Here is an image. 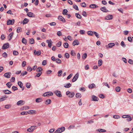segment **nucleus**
Returning <instances> with one entry per match:
<instances>
[{"mask_svg":"<svg viewBox=\"0 0 133 133\" xmlns=\"http://www.w3.org/2000/svg\"><path fill=\"white\" fill-rule=\"evenodd\" d=\"M65 130L64 127H62L58 128L55 132L54 133H61L64 131Z\"/></svg>","mask_w":133,"mask_h":133,"instance_id":"nucleus-1","label":"nucleus"},{"mask_svg":"<svg viewBox=\"0 0 133 133\" xmlns=\"http://www.w3.org/2000/svg\"><path fill=\"white\" fill-rule=\"evenodd\" d=\"M37 127L36 126H32L27 129V131L30 132H32Z\"/></svg>","mask_w":133,"mask_h":133,"instance_id":"nucleus-2","label":"nucleus"},{"mask_svg":"<svg viewBox=\"0 0 133 133\" xmlns=\"http://www.w3.org/2000/svg\"><path fill=\"white\" fill-rule=\"evenodd\" d=\"M54 93L57 96L59 97H62V95L61 92L58 90H56L55 91Z\"/></svg>","mask_w":133,"mask_h":133,"instance_id":"nucleus-3","label":"nucleus"},{"mask_svg":"<svg viewBox=\"0 0 133 133\" xmlns=\"http://www.w3.org/2000/svg\"><path fill=\"white\" fill-rule=\"evenodd\" d=\"M9 46V43H7L4 44L2 46V49L4 50L8 48Z\"/></svg>","mask_w":133,"mask_h":133,"instance_id":"nucleus-4","label":"nucleus"},{"mask_svg":"<svg viewBox=\"0 0 133 133\" xmlns=\"http://www.w3.org/2000/svg\"><path fill=\"white\" fill-rule=\"evenodd\" d=\"M15 20L14 19H12L11 20L9 19L7 23V24L8 25H13L14 23Z\"/></svg>","mask_w":133,"mask_h":133,"instance_id":"nucleus-5","label":"nucleus"},{"mask_svg":"<svg viewBox=\"0 0 133 133\" xmlns=\"http://www.w3.org/2000/svg\"><path fill=\"white\" fill-rule=\"evenodd\" d=\"M79 75L78 73L76 74L74 76V78L72 80V82H73L76 81Z\"/></svg>","mask_w":133,"mask_h":133,"instance_id":"nucleus-6","label":"nucleus"},{"mask_svg":"<svg viewBox=\"0 0 133 133\" xmlns=\"http://www.w3.org/2000/svg\"><path fill=\"white\" fill-rule=\"evenodd\" d=\"M53 93L48 92L45 93L43 95L44 96H52L53 95Z\"/></svg>","mask_w":133,"mask_h":133,"instance_id":"nucleus-7","label":"nucleus"},{"mask_svg":"<svg viewBox=\"0 0 133 133\" xmlns=\"http://www.w3.org/2000/svg\"><path fill=\"white\" fill-rule=\"evenodd\" d=\"M27 113L30 114H35L36 113V112L35 110H31L29 111L28 112H27Z\"/></svg>","mask_w":133,"mask_h":133,"instance_id":"nucleus-8","label":"nucleus"},{"mask_svg":"<svg viewBox=\"0 0 133 133\" xmlns=\"http://www.w3.org/2000/svg\"><path fill=\"white\" fill-rule=\"evenodd\" d=\"M113 18V16L112 15H109L105 17L106 20H110Z\"/></svg>","mask_w":133,"mask_h":133,"instance_id":"nucleus-9","label":"nucleus"},{"mask_svg":"<svg viewBox=\"0 0 133 133\" xmlns=\"http://www.w3.org/2000/svg\"><path fill=\"white\" fill-rule=\"evenodd\" d=\"M27 15L30 17H35V15L33 13L30 12L28 13L27 14Z\"/></svg>","mask_w":133,"mask_h":133,"instance_id":"nucleus-10","label":"nucleus"},{"mask_svg":"<svg viewBox=\"0 0 133 133\" xmlns=\"http://www.w3.org/2000/svg\"><path fill=\"white\" fill-rule=\"evenodd\" d=\"M11 74L10 72L6 73L4 74V76L7 78H10Z\"/></svg>","mask_w":133,"mask_h":133,"instance_id":"nucleus-11","label":"nucleus"},{"mask_svg":"<svg viewBox=\"0 0 133 133\" xmlns=\"http://www.w3.org/2000/svg\"><path fill=\"white\" fill-rule=\"evenodd\" d=\"M58 18V19L61 21H62L63 22H65V19L61 16H59Z\"/></svg>","mask_w":133,"mask_h":133,"instance_id":"nucleus-12","label":"nucleus"},{"mask_svg":"<svg viewBox=\"0 0 133 133\" xmlns=\"http://www.w3.org/2000/svg\"><path fill=\"white\" fill-rule=\"evenodd\" d=\"M79 44V42L77 39L75 40L72 43V44L74 46H75L76 45H78Z\"/></svg>","mask_w":133,"mask_h":133,"instance_id":"nucleus-13","label":"nucleus"},{"mask_svg":"<svg viewBox=\"0 0 133 133\" xmlns=\"http://www.w3.org/2000/svg\"><path fill=\"white\" fill-rule=\"evenodd\" d=\"M100 10L103 12H106L108 11L105 7L104 6L101 8Z\"/></svg>","mask_w":133,"mask_h":133,"instance_id":"nucleus-14","label":"nucleus"},{"mask_svg":"<svg viewBox=\"0 0 133 133\" xmlns=\"http://www.w3.org/2000/svg\"><path fill=\"white\" fill-rule=\"evenodd\" d=\"M46 42L48 43V46L50 48H51L52 42L51 40V39L47 40L46 41Z\"/></svg>","mask_w":133,"mask_h":133,"instance_id":"nucleus-15","label":"nucleus"},{"mask_svg":"<svg viewBox=\"0 0 133 133\" xmlns=\"http://www.w3.org/2000/svg\"><path fill=\"white\" fill-rule=\"evenodd\" d=\"M92 101H98V98L95 96H92Z\"/></svg>","mask_w":133,"mask_h":133,"instance_id":"nucleus-16","label":"nucleus"},{"mask_svg":"<svg viewBox=\"0 0 133 133\" xmlns=\"http://www.w3.org/2000/svg\"><path fill=\"white\" fill-rule=\"evenodd\" d=\"M34 52L35 55H37V56L41 54V51L40 50L37 51L36 50L34 51Z\"/></svg>","mask_w":133,"mask_h":133,"instance_id":"nucleus-17","label":"nucleus"},{"mask_svg":"<svg viewBox=\"0 0 133 133\" xmlns=\"http://www.w3.org/2000/svg\"><path fill=\"white\" fill-rule=\"evenodd\" d=\"M115 44L114 43H109L108 44V48H111L115 45Z\"/></svg>","mask_w":133,"mask_h":133,"instance_id":"nucleus-18","label":"nucleus"},{"mask_svg":"<svg viewBox=\"0 0 133 133\" xmlns=\"http://www.w3.org/2000/svg\"><path fill=\"white\" fill-rule=\"evenodd\" d=\"M3 92L5 94H9L11 93V92L8 90H5L3 91Z\"/></svg>","mask_w":133,"mask_h":133,"instance_id":"nucleus-19","label":"nucleus"},{"mask_svg":"<svg viewBox=\"0 0 133 133\" xmlns=\"http://www.w3.org/2000/svg\"><path fill=\"white\" fill-rule=\"evenodd\" d=\"M90 8H95L98 7V6L96 5L95 4H93L90 5L89 6Z\"/></svg>","mask_w":133,"mask_h":133,"instance_id":"nucleus-20","label":"nucleus"},{"mask_svg":"<svg viewBox=\"0 0 133 133\" xmlns=\"http://www.w3.org/2000/svg\"><path fill=\"white\" fill-rule=\"evenodd\" d=\"M23 102L24 101L23 100H20L17 102V104L18 105H23L24 104L23 103Z\"/></svg>","mask_w":133,"mask_h":133,"instance_id":"nucleus-21","label":"nucleus"},{"mask_svg":"<svg viewBox=\"0 0 133 133\" xmlns=\"http://www.w3.org/2000/svg\"><path fill=\"white\" fill-rule=\"evenodd\" d=\"M8 98V97L6 95H5L4 96H3L1 98H0V101H4L7 98Z\"/></svg>","mask_w":133,"mask_h":133,"instance_id":"nucleus-22","label":"nucleus"},{"mask_svg":"<svg viewBox=\"0 0 133 133\" xmlns=\"http://www.w3.org/2000/svg\"><path fill=\"white\" fill-rule=\"evenodd\" d=\"M127 117L128 118L126 119V121H130L132 120V118L129 115H126Z\"/></svg>","mask_w":133,"mask_h":133,"instance_id":"nucleus-23","label":"nucleus"},{"mask_svg":"<svg viewBox=\"0 0 133 133\" xmlns=\"http://www.w3.org/2000/svg\"><path fill=\"white\" fill-rule=\"evenodd\" d=\"M29 20L28 19L26 18H24L23 22V24L24 25L26 24L29 22Z\"/></svg>","mask_w":133,"mask_h":133,"instance_id":"nucleus-24","label":"nucleus"},{"mask_svg":"<svg viewBox=\"0 0 133 133\" xmlns=\"http://www.w3.org/2000/svg\"><path fill=\"white\" fill-rule=\"evenodd\" d=\"M13 34V32H11L8 35V38L9 39V40L10 41L11 39Z\"/></svg>","mask_w":133,"mask_h":133,"instance_id":"nucleus-25","label":"nucleus"},{"mask_svg":"<svg viewBox=\"0 0 133 133\" xmlns=\"http://www.w3.org/2000/svg\"><path fill=\"white\" fill-rule=\"evenodd\" d=\"M75 95L74 92H70V93L68 97L70 98H72Z\"/></svg>","mask_w":133,"mask_h":133,"instance_id":"nucleus-26","label":"nucleus"},{"mask_svg":"<svg viewBox=\"0 0 133 133\" xmlns=\"http://www.w3.org/2000/svg\"><path fill=\"white\" fill-rule=\"evenodd\" d=\"M42 101V99L41 98H37L36 99V102L37 103H39Z\"/></svg>","mask_w":133,"mask_h":133,"instance_id":"nucleus-27","label":"nucleus"},{"mask_svg":"<svg viewBox=\"0 0 133 133\" xmlns=\"http://www.w3.org/2000/svg\"><path fill=\"white\" fill-rule=\"evenodd\" d=\"M71 86V84L70 83H69L65 85H64V86L65 88H68L70 87Z\"/></svg>","mask_w":133,"mask_h":133,"instance_id":"nucleus-28","label":"nucleus"},{"mask_svg":"<svg viewBox=\"0 0 133 133\" xmlns=\"http://www.w3.org/2000/svg\"><path fill=\"white\" fill-rule=\"evenodd\" d=\"M51 101L50 99H48L45 101V103L46 104H48L50 103Z\"/></svg>","mask_w":133,"mask_h":133,"instance_id":"nucleus-29","label":"nucleus"},{"mask_svg":"<svg viewBox=\"0 0 133 133\" xmlns=\"http://www.w3.org/2000/svg\"><path fill=\"white\" fill-rule=\"evenodd\" d=\"M95 86V84L94 83H92L89 85V88H90L92 89L94 88Z\"/></svg>","mask_w":133,"mask_h":133,"instance_id":"nucleus-30","label":"nucleus"},{"mask_svg":"<svg viewBox=\"0 0 133 133\" xmlns=\"http://www.w3.org/2000/svg\"><path fill=\"white\" fill-rule=\"evenodd\" d=\"M18 84L20 88H22L23 86V83L20 81H19L18 82Z\"/></svg>","mask_w":133,"mask_h":133,"instance_id":"nucleus-31","label":"nucleus"},{"mask_svg":"<svg viewBox=\"0 0 133 133\" xmlns=\"http://www.w3.org/2000/svg\"><path fill=\"white\" fill-rule=\"evenodd\" d=\"M68 12L67 9H64L62 11V14L63 15H67V13Z\"/></svg>","mask_w":133,"mask_h":133,"instance_id":"nucleus-32","label":"nucleus"},{"mask_svg":"<svg viewBox=\"0 0 133 133\" xmlns=\"http://www.w3.org/2000/svg\"><path fill=\"white\" fill-rule=\"evenodd\" d=\"M102 64V61L101 59H99L98 61V66H101Z\"/></svg>","mask_w":133,"mask_h":133,"instance_id":"nucleus-33","label":"nucleus"},{"mask_svg":"<svg viewBox=\"0 0 133 133\" xmlns=\"http://www.w3.org/2000/svg\"><path fill=\"white\" fill-rule=\"evenodd\" d=\"M75 16L76 17L79 19H81L82 18L81 16L78 13H76L75 14Z\"/></svg>","mask_w":133,"mask_h":133,"instance_id":"nucleus-34","label":"nucleus"},{"mask_svg":"<svg viewBox=\"0 0 133 133\" xmlns=\"http://www.w3.org/2000/svg\"><path fill=\"white\" fill-rule=\"evenodd\" d=\"M29 42L30 44H33L34 43V40L33 38H31L29 39Z\"/></svg>","mask_w":133,"mask_h":133,"instance_id":"nucleus-35","label":"nucleus"},{"mask_svg":"<svg viewBox=\"0 0 133 133\" xmlns=\"http://www.w3.org/2000/svg\"><path fill=\"white\" fill-rule=\"evenodd\" d=\"M27 73V72L26 71H24L22 72L20 75L21 76H24L26 75Z\"/></svg>","mask_w":133,"mask_h":133,"instance_id":"nucleus-36","label":"nucleus"},{"mask_svg":"<svg viewBox=\"0 0 133 133\" xmlns=\"http://www.w3.org/2000/svg\"><path fill=\"white\" fill-rule=\"evenodd\" d=\"M88 34L89 35L92 36L94 34L93 31H88Z\"/></svg>","mask_w":133,"mask_h":133,"instance_id":"nucleus-37","label":"nucleus"},{"mask_svg":"<svg viewBox=\"0 0 133 133\" xmlns=\"http://www.w3.org/2000/svg\"><path fill=\"white\" fill-rule=\"evenodd\" d=\"M76 96L77 98H79L81 97V95L79 93H77L76 94Z\"/></svg>","mask_w":133,"mask_h":133,"instance_id":"nucleus-38","label":"nucleus"},{"mask_svg":"<svg viewBox=\"0 0 133 133\" xmlns=\"http://www.w3.org/2000/svg\"><path fill=\"white\" fill-rule=\"evenodd\" d=\"M12 84L10 82H8L6 84V85L9 88H10L11 87Z\"/></svg>","mask_w":133,"mask_h":133,"instance_id":"nucleus-39","label":"nucleus"},{"mask_svg":"<svg viewBox=\"0 0 133 133\" xmlns=\"http://www.w3.org/2000/svg\"><path fill=\"white\" fill-rule=\"evenodd\" d=\"M22 29L20 27H18L17 30V32L18 33H19L22 31Z\"/></svg>","mask_w":133,"mask_h":133,"instance_id":"nucleus-40","label":"nucleus"},{"mask_svg":"<svg viewBox=\"0 0 133 133\" xmlns=\"http://www.w3.org/2000/svg\"><path fill=\"white\" fill-rule=\"evenodd\" d=\"M31 86V84L29 83H27L26 84V86L28 88H29Z\"/></svg>","mask_w":133,"mask_h":133,"instance_id":"nucleus-41","label":"nucleus"},{"mask_svg":"<svg viewBox=\"0 0 133 133\" xmlns=\"http://www.w3.org/2000/svg\"><path fill=\"white\" fill-rule=\"evenodd\" d=\"M68 44L67 43H64L63 46L65 48H68Z\"/></svg>","mask_w":133,"mask_h":133,"instance_id":"nucleus-42","label":"nucleus"},{"mask_svg":"<svg viewBox=\"0 0 133 133\" xmlns=\"http://www.w3.org/2000/svg\"><path fill=\"white\" fill-rule=\"evenodd\" d=\"M121 45L124 48L126 46V45L123 41L121 42Z\"/></svg>","mask_w":133,"mask_h":133,"instance_id":"nucleus-43","label":"nucleus"},{"mask_svg":"<svg viewBox=\"0 0 133 133\" xmlns=\"http://www.w3.org/2000/svg\"><path fill=\"white\" fill-rule=\"evenodd\" d=\"M22 43L26 44V40L24 38H23L22 40Z\"/></svg>","mask_w":133,"mask_h":133,"instance_id":"nucleus-44","label":"nucleus"},{"mask_svg":"<svg viewBox=\"0 0 133 133\" xmlns=\"http://www.w3.org/2000/svg\"><path fill=\"white\" fill-rule=\"evenodd\" d=\"M55 61L56 63L58 64L60 63L61 62V61L59 58H57L56 59Z\"/></svg>","mask_w":133,"mask_h":133,"instance_id":"nucleus-45","label":"nucleus"},{"mask_svg":"<svg viewBox=\"0 0 133 133\" xmlns=\"http://www.w3.org/2000/svg\"><path fill=\"white\" fill-rule=\"evenodd\" d=\"M13 54L14 55H17L19 54V53L17 51L15 50L13 51Z\"/></svg>","mask_w":133,"mask_h":133,"instance_id":"nucleus-46","label":"nucleus"},{"mask_svg":"<svg viewBox=\"0 0 133 133\" xmlns=\"http://www.w3.org/2000/svg\"><path fill=\"white\" fill-rule=\"evenodd\" d=\"M117 92H119L121 90L120 88L119 87H117L115 88Z\"/></svg>","mask_w":133,"mask_h":133,"instance_id":"nucleus-47","label":"nucleus"},{"mask_svg":"<svg viewBox=\"0 0 133 133\" xmlns=\"http://www.w3.org/2000/svg\"><path fill=\"white\" fill-rule=\"evenodd\" d=\"M62 72V70H60L58 71V76L60 77L61 76Z\"/></svg>","mask_w":133,"mask_h":133,"instance_id":"nucleus-48","label":"nucleus"},{"mask_svg":"<svg viewBox=\"0 0 133 133\" xmlns=\"http://www.w3.org/2000/svg\"><path fill=\"white\" fill-rule=\"evenodd\" d=\"M73 7L75 9H76L77 10H78V9L77 6L75 4L73 5Z\"/></svg>","mask_w":133,"mask_h":133,"instance_id":"nucleus-49","label":"nucleus"},{"mask_svg":"<svg viewBox=\"0 0 133 133\" xmlns=\"http://www.w3.org/2000/svg\"><path fill=\"white\" fill-rule=\"evenodd\" d=\"M43 69L41 67H39L36 69L37 71H39V72H41V71Z\"/></svg>","mask_w":133,"mask_h":133,"instance_id":"nucleus-50","label":"nucleus"},{"mask_svg":"<svg viewBox=\"0 0 133 133\" xmlns=\"http://www.w3.org/2000/svg\"><path fill=\"white\" fill-rule=\"evenodd\" d=\"M11 105L10 104H7L5 106V108L7 109H8L9 108L11 107Z\"/></svg>","mask_w":133,"mask_h":133,"instance_id":"nucleus-51","label":"nucleus"},{"mask_svg":"<svg viewBox=\"0 0 133 133\" xmlns=\"http://www.w3.org/2000/svg\"><path fill=\"white\" fill-rule=\"evenodd\" d=\"M73 75V74H71L70 75H69L67 77L66 79L67 80H68L70 79L71 77Z\"/></svg>","mask_w":133,"mask_h":133,"instance_id":"nucleus-52","label":"nucleus"},{"mask_svg":"<svg viewBox=\"0 0 133 133\" xmlns=\"http://www.w3.org/2000/svg\"><path fill=\"white\" fill-rule=\"evenodd\" d=\"M93 32L94 34H95L96 37L98 38H99V36L98 33L95 31H93Z\"/></svg>","mask_w":133,"mask_h":133,"instance_id":"nucleus-53","label":"nucleus"},{"mask_svg":"<svg viewBox=\"0 0 133 133\" xmlns=\"http://www.w3.org/2000/svg\"><path fill=\"white\" fill-rule=\"evenodd\" d=\"M62 44V42L61 41H59L58 42L57 44H56V45L58 47H60Z\"/></svg>","mask_w":133,"mask_h":133,"instance_id":"nucleus-54","label":"nucleus"},{"mask_svg":"<svg viewBox=\"0 0 133 133\" xmlns=\"http://www.w3.org/2000/svg\"><path fill=\"white\" fill-rule=\"evenodd\" d=\"M2 56L4 58H6L7 56V54L6 52H4Z\"/></svg>","mask_w":133,"mask_h":133,"instance_id":"nucleus-55","label":"nucleus"},{"mask_svg":"<svg viewBox=\"0 0 133 133\" xmlns=\"http://www.w3.org/2000/svg\"><path fill=\"white\" fill-rule=\"evenodd\" d=\"M47 61L46 60H43L42 62V65H45L47 63Z\"/></svg>","mask_w":133,"mask_h":133,"instance_id":"nucleus-56","label":"nucleus"},{"mask_svg":"<svg viewBox=\"0 0 133 133\" xmlns=\"http://www.w3.org/2000/svg\"><path fill=\"white\" fill-rule=\"evenodd\" d=\"M27 70L29 72L31 71L32 70V68L30 66H28L27 68Z\"/></svg>","mask_w":133,"mask_h":133,"instance_id":"nucleus-57","label":"nucleus"},{"mask_svg":"<svg viewBox=\"0 0 133 133\" xmlns=\"http://www.w3.org/2000/svg\"><path fill=\"white\" fill-rule=\"evenodd\" d=\"M113 117L115 119H118L120 118L119 116L117 115H115L113 116Z\"/></svg>","mask_w":133,"mask_h":133,"instance_id":"nucleus-58","label":"nucleus"},{"mask_svg":"<svg viewBox=\"0 0 133 133\" xmlns=\"http://www.w3.org/2000/svg\"><path fill=\"white\" fill-rule=\"evenodd\" d=\"M57 35L58 36H60L62 35V33L60 31H58L57 33Z\"/></svg>","mask_w":133,"mask_h":133,"instance_id":"nucleus-59","label":"nucleus"},{"mask_svg":"<svg viewBox=\"0 0 133 133\" xmlns=\"http://www.w3.org/2000/svg\"><path fill=\"white\" fill-rule=\"evenodd\" d=\"M70 53L72 56H74L75 55V53L72 50L71 51Z\"/></svg>","mask_w":133,"mask_h":133,"instance_id":"nucleus-60","label":"nucleus"},{"mask_svg":"<svg viewBox=\"0 0 133 133\" xmlns=\"http://www.w3.org/2000/svg\"><path fill=\"white\" fill-rule=\"evenodd\" d=\"M12 89L14 90V91L17 90L18 88L16 87L13 86L12 87Z\"/></svg>","mask_w":133,"mask_h":133,"instance_id":"nucleus-61","label":"nucleus"},{"mask_svg":"<svg viewBox=\"0 0 133 133\" xmlns=\"http://www.w3.org/2000/svg\"><path fill=\"white\" fill-rule=\"evenodd\" d=\"M42 72H37V73L36 76L38 77H39L42 74Z\"/></svg>","mask_w":133,"mask_h":133,"instance_id":"nucleus-62","label":"nucleus"},{"mask_svg":"<svg viewBox=\"0 0 133 133\" xmlns=\"http://www.w3.org/2000/svg\"><path fill=\"white\" fill-rule=\"evenodd\" d=\"M128 62L130 64H133V61L130 59H129L128 61Z\"/></svg>","mask_w":133,"mask_h":133,"instance_id":"nucleus-63","label":"nucleus"},{"mask_svg":"<svg viewBox=\"0 0 133 133\" xmlns=\"http://www.w3.org/2000/svg\"><path fill=\"white\" fill-rule=\"evenodd\" d=\"M87 55L86 53L84 54L82 56V58L83 59L87 57Z\"/></svg>","mask_w":133,"mask_h":133,"instance_id":"nucleus-64","label":"nucleus"}]
</instances>
